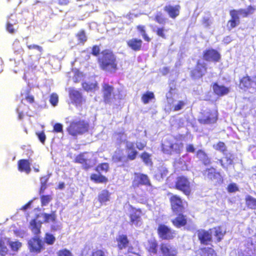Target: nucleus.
Returning <instances> with one entry per match:
<instances>
[{
  "label": "nucleus",
  "instance_id": "1",
  "mask_svg": "<svg viewBox=\"0 0 256 256\" xmlns=\"http://www.w3.org/2000/svg\"><path fill=\"white\" fill-rule=\"evenodd\" d=\"M92 54L96 56L100 54L97 58L100 69L106 72L114 74L118 70L116 57L110 50L105 49L100 52V48L97 45L92 47Z\"/></svg>",
  "mask_w": 256,
  "mask_h": 256
},
{
  "label": "nucleus",
  "instance_id": "2",
  "mask_svg": "<svg viewBox=\"0 0 256 256\" xmlns=\"http://www.w3.org/2000/svg\"><path fill=\"white\" fill-rule=\"evenodd\" d=\"M153 20L156 22L161 26L154 28L152 31L158 38L162 40H166L168 37L170 28H166L164 24L167 22L168 18L161 11H159L154 15Z\"/></svg>",
  "mask_w": 256,
  "mask_h": 256
},
{
  "label": "nucleus",
  "instance_id": "3",
  "mask_svg": "<svg viewBox=\"0 0 256 256\" xmlns=\"http://www.w3.org/2000/svg\"><path fill=\"white\" fill-rule=\"evenodd\" d=\"M89 129V124L83 120L72 121L66 128L68 134L73 136L82 135L87 132Z\"/></svg>",
  "mask_w": 256,
  "mask_h": 256
},
{
  "label": "nucleus",
  "instance_id": "4",
  "mask_svg": "<svg viewBox=\"0 0 256 256\" xmlns=\"http://www.w3.org/2000/svg\"><path fill=\"white\" fill-rule=\"evenodd\" d=\"M174 188L181 192L184 195L188 196L192 194L191 182L188 177L181 175L176 178Z\"/></svg>",
  "mask_w": 256,
  "mask_h": 256
},
{
  "label": "nucleus",
  "instance_id": "5",
  "mask_svg": "<svg viewBox=\"0 0 256 256\" xmlns=\"http://www.w3.org/2000/svg\"><path fill=\"white\" fill-rule=\"evenodd\" d=\"M169 202L171 210L174 214H178L184 212V204H187V202L184 201L180 196L171 194L169 198Z\"/></svg>",
  "mask_w": 256,
  "mask_h": 256
},
{
  "label": "nucleus",
  "instance_id": "6",
  "mask_svg": "<svg viewBox=\"0 0 256 256\" xmlns=\"http://www.w3.org/2000/svg\"><path fill=\"white\" fill-rule=\"evenodd\" d=\"M218 112L216 109H209L201 112L198 122L203 124H212L216 122Z\"/></svg>",
  "mask_w": 256,
  "mask_h": 256
},
{
  "label": "nucleus",
  "instance_id": "7",
  "mask_svg": "<svg viewBox=\"0 0 256 256\" xmlns=\"http://www.w3.org/2000/svg\"><path fill=\"white\" fill-rule=\"evenodd\" d=\"M238 88L244 92L256 90V76L246 74L239 79Z\"/></svg>",
  "mask_w": 256,
  "mask_h": 256
},
{
  "label": "nucleus",
  "instance_id": "8",
  "mask_svg": "<svg viewBox=\"0 0 256 256\" xmlns=\"http://www.w3.org/2000/svg\"><path fill=\"white\" fill-rule=\"evenodd\" d=\"M88 152H81L77 155L74 160L75 163L80 164L82 168L85 170H88L93 168L96 163V159L92 160L89 158L87 154Z\"/></svg>",
  "mask_w": 256,
  "mask_h": 256
},
{
  "label": "nucleus",
  "instance_id": "9",
  "mask_svg": "<svg viewBox=\"0 0 256 256\" xmlns=\"http://www.w3.org/2000/svg\"><path fill=\"white\" fill-rule=\"evenodd\" d=\"M28 247L31 253L38 254L45 249L44 242L41 236H33L28 242Z\"/></svg>",
  "mask_w": 256,
  "mask_h": 256
},
{
  "label": "nucleus",
  "instance_id": "10",
  "mask_svg": "<svg viewBox=\"0 0 256 256\" xmlns=\"http://www.w3.org/2000/svg\"><path fill=\"white\" fill-rule=\"evenodd\" d=\"M130 214L128 217L130 224L131 226H134L136 227L140 226L142 224V216L143 214L142 210L140 208H136L130 205Z\"/></svg>",
  "mask_w": 256,
  "mask_h": 256
},
{
  "label": "nucleus",
  "instance_id": "11",
  "mask_svg": "<svg viewBox=\"0 0 256 256\" xmlns=\"http://www.w3.org/2000/svg\"><path fill=\"white\" fill-rule=\"evenodd\" d=\"M207 70L206 64L198 60L194 67L191 70L190 76L193 80H198L202 78L207 73Z\"/></svg>",
  "mask_w": 256,
  "mask_h": 256
},
{
  "label": "nucleus",
  "instance_id": "12",
  "mask_svg": "<svg viewBox=\"0 0 256 256\" xmlns=\"http://www.w3.org/2000/svg\"><path fill=\"white\" fill-rule=\"evenodd\" d=\"M113 86L108 83H103L102 86L103 102L106 104H110L116 99Z\"/></svg>",
  "mask_w": 256,
  "mask_h": 256
},
{
  "label": "nucleus",
  "instance_id": "13",
  "mask_svg": "<svg viewBox=\"0 0 256 256\" xmlns=\"http://www.w3.org/2000/svg\"><path fill=\"white\" fill-rule=\"evenodd\" d=\"M157 233L160 238L162 240H170L176 237V232L164 224H160L157 228Z\"/></svg>",
  "mask_w": 256,
  "mask_h": 256
},
{
  "label": "nucleus",
  "instance_id": "14",
  "mask_svg": "<svg viewBox=\"0 0 256 256\" xmlns=\"http://www.w3.org/2000/svg\"><path fill=\"white\" fill-rule=\"evenodd\" d=\"M134 177L132 184V187L133 188H136L142 185L146 186H152L150 180L148 175L139 172H134Z\"/></svg>",
  "mask_w": 256,
  "mask_h": 256
},
{
  "label": "nucleus",
  "instance_id": "15",
  "mask_svg": "<svg viewBox=\"0 0 256 256\" xmlns=\"http://www.w3.org/2000/svg\"><path fill=\"white\" fill-rule=\"evenodd\" d=\"M160 253L162 256H177V248L168 242H163L159 246Z\"/></svg>",
  "mask_w": 256,
  "mask_h": 256
},
{
  "label": "nucleus",
  "instance_id": "16",
  "mask_svg": "<svg viewBox=\"0 0 256 256\" xmlns=\"http://www.w3.org/2000/svg\"><path fill=\"white\" fill-rule=\"evenodd\" d=\"M207 178L211 181L214 182L215 185L220 184L223 182L224 180L220 173L216 170L214 167L206 169Z\"/></svg>",
  "mask_w": 256,
  "mask_h": 256
},
{
  "label": "nucleus",
  "instance_id": "17",
  "mask_svg": "<svg viewBox=\"0 0 256 256\" xmlns=\"http://www.w3.org/2000/svg\"><path fill=\"white\" fill-rule=\"evenodd\" d=\"M220 54L213 48L206 49L202 53V58L206 62H217L220 60Z\"/></svg>",
  "mask_w": 256,
  "mask_h": 256
},
{
  "label": "nucleus",
  "instance_id": "18",
  "mask_svg": "<svg viewBox=\"0 0 256 256\" xmlns=\"http://www.w3.org/2000/svg\"><path fill=\"white\" fill-rule=\"evenodd\" d=\"M163 10L169 18L174 20L180 15L181 6L178 4L175 5L167 4L164 6Z\"/></svg>",
  "mask_w": 256,
  "mask_h": 256
},
{
  "label": "nucleus",
  "instance_id": "19",
  "mask_svg": "<svg viewBox=\"0 0 256 256\" xmlns=\"http://www.w3.org/2000/svg\"><path fill=\"white\" fill-rule=\"evenodd\" d=\"M229 13L230 18L227 22L226 27L228 30H230L240 24V18L236 10H230Z\"/></svg>",
  "mask_w": 256,
  "mask_h": 256
},
{
  "label": "nucleus",
  "instance_id": "20",
  "mask_svg": "<svg viewBox=\"0 0 256 256\" xmlns=\"http://www.w3.org/2000/svg\"><path fill=\"white\" fill-rule=\"evenodd\" d=\"M196 234L201 244L207 245L212 242V233L209 230L200 229L197 230Z\"/></svg>",
  "mask_w": 256,
  "mask_h": 256
},
{
  "label": "nucleus",
  "instance_id": "21",
  "mask_svg": "<svg viewBox=\"0 0 256 256\" xmlns=\"http://www.w3.org/2000/svg\"><path fill=\"white\" fill-rule=\"evenodd\" d=\"M176 216L172 220L171 222L176 228H180L186 226L188 224V218L183 212L175 214Z\"/></svg>",
  "mask_w": 256,
  "mask_h": 256
},
{
  "label": "nucleus",
  "instance_id": "22",
  "mask_svg": "<svg viewBox=\"0 0 256 256\" xmlns=\"http://www.w3.org/2000/svg\"><path fill=\"white\" fill-rule=\"evenodd\" d=\"M212 88L214 94L218 97L226 95L230 92L229 88L226 87L224 85L218 84L216 82L212 84Z\"/></svg>",
  "mask_w": 256,
  "mask_h": 256
},
{
  "label": "nucleus",
  "instance_id": "23",
  "mask_svg": "<svg viewBox=\"0 0 256 256\" xmlns=\"http://www.w3.org/2000/svg\"><path fill=\"white\" fill-rule=\"evenodd\" d=\"M69 96L76 105H80L85 100L82 98L81 92L74 88L70 90Z\"/></svg>",
  "mask_w": 256,
  "mask_h": 256
},
{
  "label": "nucleus",
  "instance_id": "24",
  "mask_svg": "<svg viewBox=\"0 0 256 256\" xmlns=\"http://www.w3.org/2000/svg\"><path fill=\"white\" fill-rule=\"evenodd\" d=\"M18 24V20L16 14H12L8 16V20L6 25V30L10 34H14L16 31L14 28V24Z\"/></svg>",
  "mask_w": 256,
  "mask_h": 256
},
{
  "label": "nucleus",
  "instance_id": "25",
  "mask_svg": "<svg viewBox=\"0 0 256 256\" xmlns=\"http://www.w3.org/2000/svg\"><path fill=\"white\" fill-rule=\"evenodd\" d=\"M210 231L214 232V235L216 238V242H219L223 239L226 234V230L221 226H218L210 228Z\"/></svg>",
  "mask_w": 256,
  "mask_h": 256
},
{
  "label": "nucleus",
  "instance_id": "26",
  "mask_svg": "<svg viewBox=\"0 0 256 256\" xmlns=\"http://www.w3.org/2000/svg\"><path fill=\"white\" fill-rule=\"evenodd\" d=\"M128 48L134 52H138L142 50V41L138 38H132L126 42Z\"/></svg>",
  "mask_w": 256,
  "mask_h": 256
},
{
  "label": "nucleus",
  "instance_id": "27",
  "mask_svg": "<svg viewBox=\"0 0 256 256\" xmlns=\"http://www.w3.org/2000/svg\"><path fill=\"white\" fill-rule=\"evenodd\" d=\"M158 244L155 238L148 240L147 242L146 250L152 255H157L158 254Z\"/></svg>",
  "mask_w": 256,
  "mask_h": 256
},
{
  "label": "nucleus",
  "instance_id": "28",
  "mask_svg": "<svg viewBox=\"0 0 256 256\" xmlns=\"http://www.w3.org/2000/svg\"><path fill=\"white\" fill-rule=\"evenodd\" d=\"M116 241L118 249L120 250L126 248L130 244L128 237L124 234L118 235L116 238Z\"/></svg>",
  "mask_w": 256,
  "mask_h": 256
},
{
  "label": "nucleus",
  "instance_id": "29",
  "mask_svg": "<svg viewBox=\"0 0 256 256\" xmlns=\"http://www.w3.org/2000/svg\"><path fill=\"white\" fill-rule=\"evenodd\" d=\"M42 224V222H37L36 218L30 220V230L34 236H40Z\"/></svg>",
  "mask_w": 256,
  "mask_h": 256
},
{
  "label": "nucleus",
  "instance_id": "30",
  "mask_svg": "<svg viewBox=\"0 0 256 256\" xmlns=\"http://www.w3.org/2000/svg\"><path fill=\"white\" fill-rule=\"evenodd\" d=\"M18 169L22 172L29 174L31 171L30 163L28 160L20 159L18 162Z\"/></svg>",
  "mask_w": 256,
  "mask_h": 256
},
{
  "label": "nucleus",
  "instance_id": "31",
  "mask_svg": "<svg viewBox=\"0 0 256 256\" xmlns=\"http://www.w3.org/2000/svg\"><path fill=\"white\" fill-rule=\"evenodd\" d=\"M110 192L108 190L104 189L98 194V201L102 205L106 204L110 200Z\"/></svg>",
  "mask_w": 256,
  "mask_h": 256
},
{
  "label": "nucleus",
  "instance_id": "32",
  "mask_svg": "<svg viewBox=\"0 0 256 256\" xmlns=\"http://www.w3.org/2000/svg\"><path fill=\"white\" fill-rule=\"evenodd\" d=\"M196 156L204 166H208L211 164V159L204 150L202 149L198 150L196 152Z\"/></svg>",
  "mask_w": 256,
  "mask_h": 256
},
{
  "label": "nucleus",
  "instance_id": "33",
  "mask_svg": "<svg viewBox=\"0 0 256 256\" xmlns=\"http://www.w3.org/2000/svg\"><path fill=\"white\" fill-rule=\"evenodd\" d=\"M126 150L128 152L126 155L127 160H134L138 154V152L134 148V144L131 143L129 144H126Z\"/></svg>",
  "mask_w": 256,
  "mask_h": 256
},
{
  "label": "nucleus",
  "instance_id": "34",
  "mask_svg": "<svg viewBox=\"0 0 256 256\" xmlns=\"http://www.w3.org/2000/svg\"><path fill=\"white\" fill-rule=\"evenodd\" d=\"M90 180L96 184H106L108 182V178L100 174H92Z\"/></svg>",
  "mask_w": 256,
  "mask_h": 256
},
{
  "label": "nucleus",
  "instance_id": "35",
  "mask_svg": "<svg viewBox=\"0 0 256 256\" xmlns=\"http://www.w3.org/2000/svg\"><path fill=\"white\" fill-rule=\"evenodd\" d=\"M197 256H217V254L212 248L204 247L198 250Z\"/></svg>",
  "mask_w": 256,
  "mask_h": 256
},
{
  "label": "nucleus",
  "instance_id": "36",
  "mask_svg": "<svg viewBox=\"0 0 256 256\" xmlns=\"http://www.w3.org/2000/svg\"><path fill=\"white\" fill-rule=\"evenodd\" d=\"M42 216L44 218L43 223H54L56 222L57 216L56 211H52L50 214L42 213Z\"/></svg>",
  "mask_w": 256,
  "mask_h": 256
},
{
  "label": "nucleus",
  "instance_id": "37",
  "mask_svg": "<svg viewBox=\"0 0 256 256\" xmlns=\"http://www.w3.org/2000/svg\"><path fill=\"white\" fill-rule=\"evenodd\" d=\"M8 238H0V255L5 256L8 253L7 245L8 244Z\"/></svg>",
  "mask_w": 256,
  "mask_h": 256
},
{
  "label": "nucleus",
  "instance_id": "38",
  "mask_svg": "<svg viewBox=\"0 0 256 256\" xmlns=\"http://www.w3.org/2000/svg\"><path fill=\"white\" fill-rule=\"evenodd\" d=\"M171 142L172 140L170 138H166L162 142L161 150L164 154L170 155Z\"/></svg>",
  "mask_w": 256,
  "mask_h": 256
},
{
  "label": "nucleus",
  "instance_id": "39",
  "mask_svg": "<svg viewBox=\"0 0 256 256\" xmlns=\"http://www.w3.org/2000/svg\"><path fill=\"white\" fill-rule=\"evenodd\" d=\"M183 144L180 143L174 142L172 140L171 148H170V155L176 154H180L182 150Z\"/></svg>",
  "mask_w": 256,
  "mask_h": 256
},
{
  "label": "nucleus",
  "instance_id": "40",
  "mask_svg": "<svg viewBox=\"0 0 256 256\" xmlns=\"http://www.w3.org/2000/svg\"><path fill=\"white\" fill-rule=\"evenodd\" d=\"M255 8L252 6H249L246 9L240 8L237 10L238 14H242L244 18H246L254 14Z\"/></svg>",
  "mask_w": 256,
  "mask_h": 256
},
{
  "label": "nucleus",
  "instance_id": "41",
  "mask_svg": "<svg viewBox=\"0 0 256 256\" xmlns=\"http://www.w3.org/2000/svg\"><path fill=\"white\" fill-rule=\"evenodd\" d=\"M226 162H224L222 159L220 158L218 160V162L220 166L226 170L228 169V166L234 164L233 158L230 156H226L224 157Z\"/></svg>",
  "mask_w": 256,
  "mask_h": 256
},
{
  "label": "nucleus",
  "instance_id": "42",
  "mask_svg": "<svg viewBox=\"0 0 256 256\" xmlns=\"http://www.w3.org/2000/svg\"><path fill=\"white\" fill-rule=\"evenodd\" d=\"M246 206L252 210L256 209V198L250 195H248L245 198Z\"/></svg>",
  "mask_w": 256,
  "mask_h": 256
},
{
  "label": "nucleus",
  "instance_id": "43",
  "mask_svg": "<svg viewBox=\"0 0 256 256\" xmlns=\"http://www.w3.org/2000/svg\"><path fill=\"white\" fill-rule=\"evenodd\" d=\"M154 98V95L153 92L147 91L142 96V101L144 104L148 103L151 100Z\"/></svg>",
  "mask_w": 256,
  "mask_h": 256
},
{
  "label": "nucleus",
  "instance_id": "44",
  "mask_svg": "<svg viewBox=\"0 0 256 256\" xmlns=\"http://www.w3.org/2000/svg\"><path fill=\"white\" fill-rule=\"evenodd\" d=\"M136 30L138 32L141 34L144 40L147 42H150L151 40V38L148 36L146 34V26L144 25H138L136 26Z\"/></svg>",
  "mask_w": 256,
  "mask_h": 256
},
{
  "label": "nucleus",
  "instance_id": "45",
  "mask_svg": "<svg viewBox=\"0 0 256 256\" xmlns=\"http://www.w3.org/2000/svg\"><path fill=\"white\" fill-rule=\"evenodd\" d=\"M55 236L49 232H46L44 234V244L46 243L48 245H52L54 244L56 241Z\"/></svg>",
  "mask_w": 256,
  "mask_h": 256
},
{
  "label": "nucleus",
  "instance_id": "46",
  "mask_svg": "<svg viewBox=\"0 0 256 256\" xmlns=\"http://www.w3.org/2000/svg\"><path fill=\"white\" fill-rule=\"evenodd\" d=\"M41 206H47L52 200V196L51 194H40Z\"/></svg>",
  "mask_w": 256,
  "mask_h": 256
},
{
  "label": "nucleus",
  "instance_id": "47",
  "mask_svg": "<svg viewBox=\"0 0 256 256\" xmlns=\"http://www.w3.org/2000/svg\"><path fill=\"white\" fill-rule=\"evenodd\" d=\"M213 148L216 150L220 151L224 154L227 151V148L225 144L221 141H219L215 144H214Z\"/></svg>",
  "mask_w": 256,
  "mask_h": 256
},
{
  "label": "nucleus",
  "instance_id": "48",
  "mask_svg": "<svg viewBox=\"0 0 256 256\" xmlns=\"http://www.w3.org/2000/svg\"><path fill=\"white\" fill-rule=\"evenodd\" d=\"M82 86L84 90L89 92L95 90L97 86V84L84 82L82 83Z\"/></svg>",
  "mask_w": 256,
  "mask_h": 256
},
{
  "label": "nucleus",
  "instance_id": "49",
  "mask_svg": "<svg viewBox=\"0 0 256 256\" xmlns=\"http://www.w3.org/2000/svg\"><path fill=\"white\" fill-rule=\"evenodd\" d=\"M78 42L84 44L87 40V36L84 30H80L76 35Z\"/></svg>",
  "mask_w": 256,
  "mask_h": 256
},
{
  "label": "nucleus",
  "instance_id": "50",
  "mask_svg": "<svg viewBox=\"0 0 256 256\" xmlns=\"http://www.w3.org/2000/svg\"><path fill=\"white\" fill-rule=\"evenodd\" d=\"M110 169L109 164L108 162H102L98 164L95 168V170L98 172H107Z\"/></svg>",
  "mask_w": 256,
  "mask_h": 256
},
{
  "label": "nucleus",
  "instance_id": "51",
  "mask_svg": "<svg viewBox=\"0 0 256 256\" xmlns=\"http://www.w3.org/2000/svg\"><path fill=\"white\" fill-rule=\"evenodd\" d=\"M150 156L151 155L146 152H142L140 155V158L146 164H152Z\"/></svg>",
  "mask_w": 256,
  "mask_h": 256
},
{
  "label": "nucleus",
  "instance_id": "52",
  "mask_svg": "<svg viewBox=\"0 0 256 256\" xmlns=\"http://www.w3.org/2000/svg\"><path fill=\"white\" fill-rule=\"evenodd\" d=\"M8 245L12 251L17 252L22 247V244L20 242L16 240L14 242H10L8 240Z\"/></svg>",
  "mask_w": 256,
  "mask_h": 256
},
{
  "label": "nucleus",
  "instance_id": "53",
  "mask_svg": "<svg viewBox=\"0 0 256 256\" xmlns=\"http://www.w3.org/2000/svg\"><path fill=\"white\" fill-rule=\"evenodd\" d=\"M168 173V170L165 168H162L158 169V172L156 174V176L158 178H166Z\"/></svg>",
  "mask_w": 256,
  "mask_h": 256
},
{
  "label": "nucleus",
  "instance_id": "54",
  "mask_svg": "<svg viewBox=\"0 0 256 256\" xmlns=\"http://www.w3.org/2000/svg\"><path fill=\"white\" fill-rule=\"evenodd\" d=\"M90 256H108L107 252L102 249H95L92 252Z\"/></svg>",
  "mask_w": 256,
  "mask_h": 256
},
{
  "label": "nucleus",
  "instance_id": "55",
  "mask_svg": "<svg viewBox=\"0 0 256 256\" xmlns=\"http://www.w3.org/2000/svg\"><path fill=\"white\" fill-rule=\"evenodd\" d=\"M58 102V97L56 93H52L50 96V102L52 106H56Z\"/></svg>",
  "mask_w": 256,
  "mask_h": 256
},
{
  "label": "nucleus",
  "instance_id": "56",
  "mask_svg": "<svg viewBox=\"0 0 256 256\" xmlns=\"http://www.w3.org/2000/svg\"><path fill=\"white\" fill-rule=\"evenodd\" d=\"M186 104V102L184 101L179 100L176 104L172 108V110L174 112L180 110L183 108Z\"/></svg>",
  "mask_w": 256,
  "mask_h": 256
},
{
  "label": "nucleus",
  "instance_id": "57",
  "mask_svg": "<svg viewBox=\"0 0 256 256\" xmlns=\"http://www.w3.org/2000/svg\"><path fill=\"white\" fill-rule=\"evenodd\" d=\"M201 22L202 24L206 28H210L212 24L211 19L206 16L202 17Z\"/></svg>",
  "mask_w": 256,
  "mask_h": 256
},
{
  "label": "nucleus",
  "instance_id": "58",
  "mask_svg": "<svg viewBox=\"0 0 256 256\" xmlns=\"http://www.w3.org/2000/svg\"><path fill=\"white\" fill-rule=\"evenodd\" d=\"M228 192L230 193L235 192L239 190L238 188L235 183H230L226 188Z\"/></svg>",
  "mask_w": 256,
  "mask_h": 256
},
{
  "label": "nucleus",
  "instance_id": "59",
  "mask_svg": "<svg viewBox=\"0 0 256 256\" xmlns=\"http://www.w3.org/2000/svg\"><path fill=\"white\" fill-rule=\"evenodd\" d=\"M44 180H42L40 182V186L38 190V193L40 194H44V190L47 188V182L48 179L47 178H45L44 177Z\"/></svg>",
  "mask_w": 256,
  "mask_h": 256
},
{
  "label": "nucleus",
  "instance_id": "60",
  "mask_svg": "<svg viewBox=\"0 0 256 256\" xmlns=\"http://www.w3.org/2000/svg\"><path fill=\"white\" fill-rule=\"evenodd\" d=\"M57 255L58 256H72L71 252L66 248L59 250L57 252Z\"/></svg>",
  "mask_w": 256,
  "mask_h": 256
},
{
  "label": "nucleus",
  "instance_id": "61",
  "mask_svg": "<svg viewBox=\"0 0 256 256\" xmlns=\"http://www.w3.org/2000/svg\"><path fill=\"white\" fill-rule=\"evenodd\" d=\"M114 134L117 136L116 140L118 141V144L120 145L124 142V140H122V138L123 136H126L125 132H115Z\"/></svg>",
  "mask_w": 256,
  "mask_h": 256
},
{
  "label": "nucleus",
  "instance_id": "62",
  "mask_svg": "<svg viewBox=\"0 0 256 256\" xmlns=\"http://www.w3.org/2000/svg\"><path fill=\"white\" fill-rule=\"evenodd\" d=\"M36 135L37 136L40 141L42 144H44L46 139V136L45 135L44 132V131L36 132Z\"/></svg>",
  "mask_w": 256,
  "mask_h": 256
},
{
  "label": "nucleus",
  "instance_id": "63",
  "mask_svg": "<svg viewBox=\"0 0 256 256\" xmlns=\"http://www.w3.org/2000/svg\"><path fill=\"white\" fill-rule=\"evenodd\" d=\"M146 146V142L143 140L142 142H136V148L140 150H143Z\"/></svg>",
  "mask_w": 256,
  "mask_h": 256
},
{
  "label": "nucleus",
  "instance_id": "64",
  "mask_svg": "<svg viewBox=\"0 0 256 256\" xmlns=\"http://www.w3.org/2000/svg\"><path fill=\"white\" fill-rule=\"evenodd\" d=\"M62 125L60 123H56L54 126L53 132H62Z\"/></svg>",
  "mask_w": 256,
  "mask_h": 256
}]
</instances>
